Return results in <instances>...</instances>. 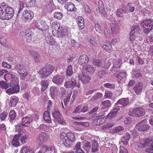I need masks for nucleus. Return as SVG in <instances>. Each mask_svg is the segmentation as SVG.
Masks as SVG:
<instances>
[{"instance_id":"obj_45","label":"nucleus","mask_w":153,"mask_h":153,"mask_svg":"<svg viewBox=\"0 0 153 153\" xmlns=\"http://www.w3.org/2000/svg\"><path fill=\"white\" fill-rule=\"evenodd\" d=\"M101 62L100 59H94L93 61V64L98 67L101 65Z\"/></svg>"},{"instance_id":"obj_64","label":"nucleus","mask_w":153,"mask_h":153,"mask_svg":"<svg viewBox=\"0 0 153 153\" xmlns=\"http://www.w3.org/2000/svg\"><path fill=\"white\" fill-rule=\"evenodd\" d=\"M85 10L87 14H90L91 13V11L89 7L87 5L85 6Z\"/></svg>"},{"instance_id":"obj_58","label":"nucleus","mask_w":153,"mask_h":153,"mask_svg":"<svg viewBox=\"0 0 153 153\" xmlns=\"http://www.w3.org/2000/svg\"><path fill=\"white\" fill-rule=\"evenodd\" d=\"M89 42L90 44L93 46H96L97 45V43L96 42V39L93 37L90 38Z\"/></svg>"},{"instance_id":"obj_33","label":"nucleus","mask_w":153,"mask_h":153,"mask_svg":"<svg viewBox=\"0 0 153 153\" xmlns=\"http://www.w3.org/2000/svg\"><path fill=\"white\" fill-rule=\"evenodd\" d=\"M111 31L113 34H115L118 33L120 31L119 27L117 24L111 25Z\"/></svg>"},{"instance_id":"obj_28","label":"nucleus","mask_w":153,"mask_h":153,"mask_svg":"<svg viewBox=\"0 0 153 153\" xmlns=\"http://www.w3.org/2000/svg\"><path fill=\"white\" fill-rule=\"evenodd\" d=\"M135 110L137 117L143 116L146 112L145 110L141 108H135Z\"/></svg>"},{"instance_id":"obj_4","label":"nucleus","mask_w":153,"mask_h":153,"mask_svg":"<svg viewBox=\"0 0 153 153\" xmlns=\"http://www.w3.org/2000/svg\"><path fill=\"white\" fill-rule=\"evenodd\" d=\"M11 81L12 82L10 86L6 91L7 93L9 95L18 93L20 90L19 87L18 85L17 82L13 79Z\"/></svg>"},{"instance_id":"obj_2","label":"nucleus","mask_w":153,"mask_h":153,"mask_svg":"<svg viewBox=\"0 0 153 153\" xmlns=\"http://www.w3.org/2000/svg\"><path fill=\"white\" fill-rule=\"evenodd\" d=\"M54 69V67L52 65H48L43 67L39 71V73L41 77L45 78L51 74Z\"/></svg>"},{"instance_id":"obj_19","label":"nucleus","mask_w":153,"mask_h":153,"mask_svg":"<svg viewBox=\"0 0 153 153\" xmlns=\"http://www.w3.org/2000/svg\"><path fill=\"white\" fill-rule=\"evenodd\" d=\"M130 138V135L128 133H126L121 138L120 143L123 145H126L128 143L129 139Z\"/></svg>"},{"instance_id":"obj_11","label":"nucleus","mask_w":153,"mask_h":153,"mask_svg":"<svg viewBox=\"0 0 153 153\" xmlns=\"http://www.w3.org/2000/svg\"><path fill=\"white\" fill-rule=\"evenodd\" d=\"M33 120L32 117L30 115H28L22 119V125L25 127H28L29 126L30 123L32 122Z\"/></svg>"},{"instance_id":"obj_1","label":"nucleus","mask_w":153,"mask_h":153,"mask_svg":"<svg viewBox=\"0 0 153 153\" xmlns=\"http://www.w3.org/2000/svg\"><path fill=\"white\" fill-rule=\"evenodd\" d=\"M1 5L3 9L5 10L4 13L5 15L2 19L9 20L12 18L14 13L13 9L4 2H2Z\"/></svg>"},{"instance_id":"obj_24","label":"nucleus","mask_w":153,"mask_h":153,"mask_svg":"<svg viewBox=\"0 0 153 153\" xmlns=\"http://www.w3.org/2000/svg\"><path fill=\"white\" fill-rule=\"evenodd\" d=\"M92 147L91 151L92 152H96L98 150V144L96 140H93L91 142Z\"/></svg>"},{"instance_id":"obj_55","label":"nucleus","mask_w":153,"mask_h":153,"mask_svg":"<svg viewBox=\"0 0 153 153\" xmlns=\"http://www.w3.org/2000/svg\"><path fill=\"white\" fill-rule=\"evenodd\" d=\"M7 115V114L5 112H3L0 114V117L1 120H4Z\"/></svg>"},{"instance_id":"obj_7","label":"nucleus","mask_w":153,"mask_h":153,"mask_svg":"<svg viewBox=\"0 0 153 153\" xmlns=\"http://www.w3.org/2000/svg\"><path fill=\"white\" fill-rule=\"evenodd\" d=\"M147 123L146 120L144 119L141 122L137 124L136 126V128L139 131H145L149 128V126L146 124Z\"/></svg>"},{"instance_id":"obj_59","label":"nucleus","mask_w":153,"mask_h":153,"mask_svg":"<svg viewBox=\"0 0 153 153\" xmlns=\"http://www.w3.org/2000/svg\"><path fill=\"white\" fill-rule=\"evenodd\" d=\"M68 31L66 29H64L61 31V34L62 36H64L66 38L68 36Z\"/></svg>"},{"instance_id":"obj_25","label":"nucleus","mask_w":153,"mask_h":153,"mask_svg":"<svg viewBox=\"0 0 153 153\" xmlns=\"http://www.w3.org/2000/svg\"><path fill=\"white\" fill-rule=\"evenodd\" d=\"M65 9L69 11H76V8L75 7L74 4L71 2L68 3L65 6Z\"/></svg>"},{"instance_id":"obj_51","label":"nucleus","mask_w":153,"mask_h":153,"mask_svg":"<svg viewBox=\"0 0 153 153\" xmlns=\"http://www.w3.org/2000/svg\"><path fill=\"white\" fill-rule=\"evenodd\" d=\"M42 31H46L48 29V26L45 22L42 21Z\"/></svg>"},{"instance_id":"obj_42","label":"nucleus","mask_w":153,"mask_h":153,"mask_svg":"<svg viewBox=\"0 0 153 153\" xmlns=\"http://www.w3.org/2000/svg\"><path fill=\"white\" fill-rule=\"evenodd\" d=\"M63 17V14L61 12H56L54 15V17L56 19H61Z\"/></svg>"},{"instance_id":"obj_20","label":"nucleus","mask_w":153,"mask_h":153,"mask_svg":"<svg viewBox=\"0 0 153 153\" xmlns=\"http://www.w3.org/2000/svg\"><path fill=\"white\" fill-rule=\"evenodd\" d=\"M83 71L85 73H89L90 74H92L94 70L92 65H87L83 67Z\"/></svg>"},{"instance_id":"obj_12","label":"nucleus","mask_w":153,"mask_h":153,"mask_svg":"<svg viewBox=\"0 0 153 153\" xmlns=\"http://www.w3.org/2000/svg\"><path fill=\"white\" fill-rule=\"evenodd\" d=\"M49 138L48 135L46 133H42L40 134L38 138L37 139V142L41 145L42 143L48 139Z\"/></svg>"},{"instance_id":"obj_57","label":"nucleus","mask_w":153,"mask_h":153,"mask_svg":"<svg viewBox=\"0 0 153 153\" xmlns=\"http://www.w3.org/2000/svg\"><path fill=\"white\" fill-rule=\"evenodd\" d=\"M81 144L79 142H77L74 146V150L77 151L80 150L81 149Z\"/></svg>"},{"instance_id":"obj_38","label":"nucleus","mask_w":153,"mask_h":153,"mask_svg":"<svg viewBox=\"0 0 153 153\" xmlns=\"http://www.w3.org/2000/svg\"><path fill=\"white\" fill-rule=\"evenodd\" d=\"M95 28L98 32L100 33L102 32V24L98 23H96L95 25Z\"/></svg>"},{"instance_id":"obj_18","label":"nucleus","mask_w":153,"mask_h":153,"mask_svg":"<svg viewBox=\"0 0 153 153\" xmlns=\"http://www.w3.org/2000/svg\"><path fill=\"white\" fill-rule=\"evenodd\" d=\"M89 61L88 56L85 54H82L79 58L78 63L80 65L87 63Z\"/></svg>"},{"instance_id":"obj_26","label":"nucleus","mask_w":153,"mask_h":153,"mask_svg":"<svg viewBox=\"0 0 153 153\" xmlns=\"http://www.w3.org/2000/svg\"><path fill=\"white\" fill-rule=\"evenodd\" d=\"M29 54L34 58L36 61L38 62L39 61L40 56L37 52L30 50L29 51Z\"/></svg>"},{"instance_id":"obj_35","label":"nucleus","mask_w":153,"mask_h":153,"mask_svg":"<svg viewBox=\"0 0 153 153\" xmlns=\"http://www.w3.org/2000/svg\"><path fill=\"white\" fill-rule=\"evenodd\" d=\"M47 43L49 45H52L54 44V41L51 36H47L45 38Z\"/></svg>"},{"instance_id":"obj_48","label":"nucleus","mask_w":153,"mask_h":153,"mask_svg":"<svg viewBox=\"0 0 153 153\" xmlns=\"http://www.w3.org/2000/svg\"><path fill=\"white\" fill-rule=\"evenodd\" d=\"M102 104L104 105L105 108L110 107L111 105V101L109 100H106L103 101L102 102Z\"/></svg>"},{"instance_id":"obj_54","label":"nucleus","mask_w":153,"mask_h":153,"mask_svg":"<svg viewBox=\"0 0 153 153\" xmlns=\"http://www.w3.org/2000/svg\"><path fill=\"white\" fill-rule=\"evenodd\" d=\"M81 108V106L79 105L75 108L73 112L75 113L76 114H80L81 112V111H80Z\"/></svg>"},{"instance_id":"obj_29","label":"nucleus","mask_w":153,"mask_h":153,"mask_svg":"<svg viewBox=\"0 0 153 153\" xmlns=\"http://www.w3.org/2000/svg\"><path fill=\"white\" fill-rule=\"evenodd\" d=\"M77 24L79 27L82 29L84 26V19L81 16H79L76 19Z\"/></svg>"},{"instance_id":"obj_14","label":"nucleus","mask_w":153,"mask_h":153,"mask_svg":"<svg viewBox=\"0 0 153 153\" xmlns=\"http://www.w3.org/2000/svg\"><path fill=\"white\" fill-rule=\"evenodd\" d=\"M143 86V83L140 82L137 84L134 87L133 89L137 94L139 95L141 94L142 93Z\"/></svg>"},{"instance_id":"obj_21","label":"nucleus","mask_w":153,"mask_h":153,"mask_svg":"<svg viewBox=\"0 0 153 153\" xmlns=\"http://www.w3.org/2000/svg\"><path fill=\"white\" fill-rule=\"evenodd\" d=\"M18 134L21 143L23 144L26 143L28 137V135L25 134L23 132H19Z\"/></svg>"},{"instance_id":"obj_10","label":"nucleus","mask_w":153,"mask_h":153,"mask_svg":"<svg viewBox=\"0 0 153 153\" xmlns=\"http://www.w3.org/2000/svg\"><path fill=\"white\" fill-rule=\"evenodd\" d=\"M78 77L79 80L84 83L89 82L91 79V77L88 75L82 73L79 74Z\"/></svg>"},{"instance_id":"obj_32","label":"nucleus","mask_w":153,"mask_h":153,"mask_svg":"<svg viewBox=\"0 0 153 153\" xmlns=\"http://www.w3.org/2000/svg\"><path fill=\"white\" fill-rule=\"evenodd\" d=\"M151 143V140L148 138H146L141 141L139 146L141 148H143Z\"/></svg>"},{"instance_id":"obj_13","label":"nucleus","mask_w":153,"mask_h":153,"mask_svg":"<svg viewBox=\"0 0 153 153\" xmlns=\"http://www.w3.org/2000/svg\"><path fill=\"white\" fill-rule=\"evenodd\" d=\"M97 10L98 12L100 13L103 16H106L104 4L101 0L99 1L98 7L97 8Z\"/></svg>"},{"instance_id":"obj_60","label":"nucleus","mask_w":153,"mask_h":153,"mask_svg":"<svg viewBox=\"0 0 153 153\" xmlns=\"http://www.w3.org/2000/svg\"><path fill=\"white\" fill-rule=\"evenodd\" d=\"M58 30H59L60 29V27H58V25H57V24L55 23H54V24L52 26V29H53V30L52 31V33L53 35H54V33H53L54 32V31H56V28H57Z\"/></svg>"},{"instance_id":"obj_40","label":"nucleus","mask_w":153,"mask_h":153,"mask_svg":"<svg viewBox=\"0 0 153 153\" xmlns=\"http://www.w3.org/2000/svg\"><path fill=\"white\" fill-rule=\"evenodd\" d=\"M103 96L102 93L97 92L95 94L92 98V100H97L101 98Z\"/></svg>"},{"instance_id":"obj_3","label":"nucleus","mask_w":153,"mask_h":153,"mask_svg":"<svg viewBox=\"0 0 153 153\" xmlns=\"http://www.w3.org/2000/svg\"><path fill=\"white\" fill-rule=\"evenodd\" d=\"M141 26L143 28L144 33L147 34L152 29L153 21L150 19L144 20L141 23Z\"/></svg>"},{"instance_id":"obj_44","label":"nucleus","mask_w":153,"mask_h":153,"mask_svg":"<svg viewBox=\"0 0 153 153\" xmlns=\"http://www.w3.org/2000/svg\"><path fill=\"white\" fill-rule=\"evenodd\" d=\"M135 31L133 30H131L130 33L129 39L131 41L134 40L136 39Z\"/></svg>"},{"instance_id":"obj_53","label":"nucleus","mask_w":153,"mask_h":153,"mask_svg":"<svg viewBox=\"0 0 153 153\" xmlns=\"http://www.w3.org/2000/svg\"><path fill=\"white\" fill-rule=\"evenodd\" d=\"M56 89V88L55 86H52L50 88V94L52 97L54 95Z\"/></svg>"},{"instance_id":"obj_56","label":"nucleus","mask_w":153,"mask_h":153,"mask_svg":"<svg viewBox=\"0 0 153 153\" xmlns=\"http://www.w3.org/2000/svg\"><path fill=\"white\" fill-rule=\"evenodd\" d=\"M120 106L117 105V103H116L115 105H114L113 109L112 110V111H113L115 113H116V114H117L118 111H119L120 110Z\"/></svg>"},{"instance_id":"obj_63","label":"nucleus","mask_w":153,"mask_h":153,"mask_svg":"<svg viewBox=\"0 0 153 153\" xmlns=\"http://www.w3.org/2000/svg\"><path fill=\"white\" fill-rule=\"evenodd\" d=\"M117 114L116 113L112 110L111 112L109 113L108 116L111 118H112L114 117Z\"/></svg>"},{"instance_id":"obj_31","label":"nucleus","mask_w":153,"mask_h":153,"mask_svg":"<svg viewBox=\"0 0 153 153\" xmlns=\"http://www.w3.org/2000/svg\"><path fill=\"white\" fill-rule=\"evenodd\" d=\"M40 83L42 85L41 91H44L48 87V82L46 80L44 79Z\"/></svg>"},{"instance_id":"obj_16","label":"nucleus","mask_w":153,"mask_h":153,"mask_svg":"<svg viewBox=\"0 0 153 153\" xmlns=\"http://www.w3.org/2000/svg\"><path fill=\"white\" fill-rule=\"evenodd\" d=\"M63 81L62 77L59 75L54 76L52 79V81L56 84L60 85Z\"/></svg>"},{"instance_id":"obj_22","label":"nucleus","mask_w":153,"mask_h":153,"mask_svg":"<svg viewBox=\"0 0 153 153\" xmlns=\"http://www.w3.org/2000/svg\"><path fill=\"white\" fill-rule=\"evenodd\" d=\"M19 101L18 98L16 96L11 97L10 100V105L11 107H14L16 106Z\"/></svg>"},{"instance_id":"obj_47","label":"nucleus","mask_w":153,"mask_h":153,"mask_svg":"<svg viewBox=\"0 0 153 153\" xmlns=\"http://www.w3.org/2000/svg\"><path fill=\"white\" fill-rule=\"evenodd\" d=\"M124 129V128L122 126H119L114 127L113 129L114 131V132H119L121 131H123Z\"/></svg>"},{"instance_id":"obj_5","label":"nucleus","mask_w":153,"mask_h":153,"mask_svg":"<svg viewBox=\"0 0 153 153\" xmlns=\"http://www.w3.org/2000/svg\"><path fill=\"white\" fill-rule=\"evenodd\" d=\"M15 68L20 71L19 73L21 79H25L28 73L24 65L22 63L19 64L16 66Z\"/></svg>"},{"instance_id":"obj_61","label":"nucleus","mask_w":153,"mask_h":153,"mask_svg":"<svg viewBox=\"0 0 153 153\" xmlns=\"http://www.w3.org/2000/svg\"><path fill=\"white\" fill-rule=\"evenodd\" d=\"M36 27L41 30H42V21L40 22H36L35 25Z\"/></svg>"},{"instance_id":"obj_27","label":"nucleus","mask_w":153,"mask_h":153,"mask_svg":"<svg viewBox=\"0 0 153 153\" xmlns=\"http://www.w3.org/2000/svg\"><path fill=\"white\" fill-rule=\"evenodd\" d=\"M43 119L47 123H50L51 122L50 112L48 111H45L43 115Z\"/></svg>"},{"instance_id":"obj_41","label":"nucleus","mask_w":153,"mask_h":153,"mask_svg":"<svg viewBox=\"0 0 153 153\" xmlns=\"http://www.w3.org/2000/svg\"><path fill=\"white\" fill-rule=\"evenodd\" d=\"M52 114L53 117L56 119L62 117L59 111H54Z\"/></svg>"},{"instance_id":"obj_15","label":"nucleus","mask_w":153,"mask_h":153,"mask_svg":"<svg viewBox=\"0 0 153 153\" xmlns=\"http://www.w3.org/2000/svg\"><path fill=\"white\" fill-rule=\"evenodd\" d=\"M22 18L27 20H31L34 16L33 13L30 10H25L22 13Z\"/></svg>"},{"instance_id":"obj_46","label":"nucleus","mask_w":153,"mask_h":153,"mask_svg":"<svg viewBox=\"0 0 153 153\" xmlns=\"http://www.w3.org/2000/svg\"><path fill=\"white\" fill-rule=\"evenodd\" d=\"M16 116V114L15 111L12 110L10 112L9 117L11 120L14 119Z\"/></svg>"},{"instance_id":"obj_30","label":"nucleus","mask_w":153,"mask_h":153,"mask_svg":"<svg viewBox=\"0 0 153 153\" xmlns=\"http://www.w3.org/2000/svg\"><path fill=\"white\" fill-rule=\"evenodd\" d=\"M19 139L18 134L15 135L12 141V144L15 146H19L20 145V143L19 142Z\"/></svg>"},{"instance_id":"obj_43","label":"nucleus","mask_w":153,"mask_h":153,"mask_svg":"<svg viewBox=\"0 0 153 153\" xmlns=\"http://www.w3.org/2000/svg\"><path fill=\"white\" fill-rule=\"evenodd\" d=\"M104 119L102 118H98L94 120V122L96 123V125L100 126L102 125L104 122Z\"/></svg>"},{"instance_id":"obj_9","label":"nucleus","mask_w":153,"mask_h":153,"mask_svg":"<svg viewBox=\"0 0 153 153\" xmlns=\"http://www.w3.org/2000/svg\"><path fill=\"white\" fill-rule=\"evenodd\" d=\"M41 151L44 153H55V150L53 147L43 145L41 148Z\"/></svg>"},{"instance_id":"obj_37","label":"nucleus","mask_w":153,"mask_h":153,"mask_svg":"<svg viewBox=\"0 0 153 153\" xmlns=\"http://www.w3.org/2000/svg\"><path fill=\"white\" fill-rule=\"evenodd\" d=\"M11 85V84L8 83H7L4 81L0 82V86L3 89H6L9 87Z\"/></svg>"},{"instance_id":"obj_6","label":"nucleus","mask_w":153,"mask_h":153,"mask_svg":"<svg viewBox=\"0 0 153 153\" xmlns=\"http://www.w3.org/2000/svg\"><path fill=\"white\" fill-rule=\"evenodd\" d=\"M66 139L64 140L65 141V146L66 147H70L72 146L71 142H74L75 140V137L73 133L71 132L68 133V136Z\"/></svg>"},{"instance_id":"obj_17","label":"nucleus","mask_w":153,"mask_h":153,"mask_svg":"<svg viewBox=\"0 0 153 153\" xmlns=\"http://www.w3.org/2000/svg\"><path fill=\"white\" fill-rule=\"evenodd\" d=\"M117 105L120 106V107H124L129 103V100L127 98H121L117 102Z\"/></svg>"},{"instance_id":"obj_62","label":"nucleus","mask_w":153,"mask_h":153,"mask_svg":"<svg viewBox=\"0 0 153 153\" xmlns=\"http://www.w3.org/2000/svg\"><path fill=\"white\" fill-rule=\"evenodd\" d=\"M61 117H62L57 119V121L59 123L64 125L65 124V122L63 118H61Z\"/></svg>"},{"instance_id":"obj_8","label":"nucleus","mask_w":153,"mask_h":153,"mask_svg":"<svg viewBox=\"0 0 153 153\" xmlns=\"http://www.w3.org/2000/svg\"><path fill=\"white\" fill-rule=\"evenodd\" d=\"M75 86L79 88L80 87V85H76V82L75 79L73 77L71 78L70 80L64 83V86L66 88L70 87L73 89Z\"/></svg>"},{"instance_id":"obj_36","label":"nucleus","mask_w":153,"mask_h":153,"mask_svg":"<svg viewBox=\"0 0 153 153\" xmlns=\"http://www.w3.org/2000/svg\"><path fill=\"white\" fill-rule=\"evenodd\" d=\"M21 153H34L33 151L27 146L22 148Z\"/></svg>"},{"instance_id":"obj_49","label":"nucleus","mask_w":153,"mask_h":153,"mask_svg":"<svg viewBox=\"0 0 153 153\" xmlns=\"http://www.w3.org/2000/svg\"><path fill=\"white\" fill-rule=\"evenodd\" d=\"M112 93L110 91H106L105 92V96L106 98H110L112 96Z\"/></svg>"},{"instance_id":"obj_50","label":"nucleus","mask_w":153,"mask_h":153,"mask_svg":"<svg viewBox=\"0 0 153 153\" xmlns=\"http://www.w3.org/2000/svg\"><path fill=\"white\" fill-rule=\"evenodd\" d=\"M67 136L68 134H67L65 132L62 133L60 135V137L62 140V141L63 142V144L64 145L65 142H64V140H66V139H66V137H67Z\"/></svg>"},{"instance_id":"obj_23","label":"nucleus","mask_w":153,"mask_h":153,"mask_svg":"<svg viewBox=\"0 0 153 153\" xmlns=\"http://www.w3.org/2000/svg\"><path fill=\"white\" fill-rule=\"evenodd\" d=\"M111 45V42H107L103 46H102L101 45L100 46L106 51L110 52L112 50V46Z\"/></svg>"},{"instance_id":"obj_52","label":"nucleus","mask_w":153,"mask_h":153,"mask_svg":"<svg viewBox=\"0 0 153 153\" xmlns=\"http://www.w3.org/2000/svg\"><path fill=\"white\" fill-rule=\"evenodd\" d=\"M104 86L106 88H109L111 89L114 88L115 87L114 84L109 83L105 84Z\"/></svg>"},{"instance_id":"obj_39","label":"nucleus","mask_w":153,"mask_h":153,"mask_svg":"<svg viewBox=\"0 0 153 153\" xmlns=\"http://www.w3.org/2000/svg\"><path fill=\"white\" fill-rule=\"evenodd\" d=\"M91 147V144L90 142L87 141L84 143L83 148L84 150H87V149H88L89 150Z\"/></svg>"},{"instance_id":"obj_34","label":"nucleus","mask_w":153,"mask_h":153,"mask_svg":"<svg viewBox=\"0 0 153 153\" xmlns=\"http://www.w3.org/2000/svg\"><path fill=\"white\" fill-rule=\"evenodd\" d=\"M73 74L72 68L71 65H69L68 66L66 70V75L67 76H71Z\"/></svg>"}]
</instances>
